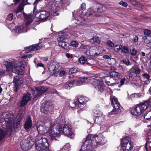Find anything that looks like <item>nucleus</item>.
<instances>
[{
    "label": "nucleus",
    "mask_w": 151,
    "mask_h": 151,
    "mask_svg": "<svg viewBox=\"0 0 151 151\" xmlns=\"http://www.w3.org/2000/svg\"><path fill=\"white\" fill-rule=\"evenodd\" d=\"M31 127V123H24V128L27 130L30 129Z\"/></svg>",
    "instance_id": "obj_40"
},
{
    "label": "nucleus",
    "mask_w": 151,
    "mask_h": 151,
    "mask_svg": "<svg viewBox=\"0 0 151 151\" xmlns=\"http://www.w3.org/2000/svg\"><path fill=\"white\" fill-rule=\"evenodd\" d=\"M71 45L73 47H77L78 45V43L76 41H73L70 42Z\"/></svg>",
    "instance_id": "obj_45"
},
{
    "label": "nucleus",
    "mask_w": 151,
    "mask_h": 151,
    "mask_svg": "<svg viewBox=\"0 0 151 151\" xmlns=\"http://www.w3.org/2000/svg\"><path fill=\"white\" fill-rule=\"evenodd\" d=\"M13 81L15 83V88L16 89L15 90V91H17V88L18 86H20L22 84L23 82V81L22 79H20L18 76H16L14 77Z\"/></svg>",
    "instance_id": "obj_20"
},
{
    "label": "nucleus",
    "mask_w": 151,
    "mask_h": 151,
    "mask_svg": "<svg viewBox=\"0 0 151 151\" xmlns=\"http://www.w3.org/2000/svg\"><path fill=\"white\" fill-rule=\"evenodd\" d=\"M144 33L145 35L146 36H149V35L151 34V31L149 29H146L144 30Z\"/></svg>",
    "instance_id": "obj_48"
},
{
    "label": "nucleus",
    "mask_w": 151,
    "mask_h": 151,
    "mask_svg": "<svg viewBox=\"0 0 151 151\" xmlns=\"http://www.w3.org/2000/svg\"><path fill=\"white\" fill-rule=\"evenodd\" d=\"M78 98L79 103L78 104L76 103L75 104V107L77 109L80 108V110H82V107L83 108V105L85 104L88 101V98L87 97L82 96H78Z\"/></svg>",
    "instance_id": "obj_12"
},
{
    "label": "nucleus",
    "mask_w": 151,
    "mask_h": 151,
    "mask_svg": "<svg viewBox=\"0 0 151 151\" xmlns=\"http://www.w3.org/2000/svg\"><path fill=\"white\" fill-rule=\"evenodd\" d=\"M80 78L78 79V80H75L73 81L74 83V86H80L82 84V82L81 81Z\"/></svg>",
    "instance_id": "obj_35"
},
{
    "label": "nucleus",
    "mask_w": 151,
    "mask_h": 151,
    "mask_svg": "<svg viewBox=\"0 0 151 151\" xmlns=\"http://www.w3.org/2000/svg\"><path fill=\"white\" fill-rule=\"evenodd\" d=\"M121 50L122 52L125 53H127L129 52L128 47L126 46L122 47Z\"/></svg>",
    "instance_id": "obj_38"
},
{
    "label": "nucleus",
    "mask_w": 151,
    "mask_h": 151,
    "mask_svg": "<svg viewBox=\"0 0 151 151\" xmlns=\"http://www.w3.org/2000/svg\"><path fill=\"white\" fill-rule=\"evenodd\" d=\"M65 73V72L64 70H61L59 74L60 76H64Z\"/></svg>",
    "instance_id": "obj_64"
},
{
    "label": "nucleus",
    "mask_w": 151,
    "mask_h": 151,
    "mask_svg": "<svg viewBox=\"0 0 151 151\" xmlns=\"http://www.w3.org/2000/svg\"><path fill=\"white\" fill-rule=\"evenodd\" d=\"M28 0H21V3H20L21 5H24L27 4V2Z\"/></svg>",
    "instance_id": "obj_57"
},
{
    "label": "nucleus",
    "mask_w": 151,
    "mask_h": 151,
    "mask_svg": "<svg viewBox=\"0 0 151 151\" xmlns=\"http://www.w3.org/2000/svg\"><path fill=\"white\" fill-rule=\"evenodd\" d=\"M13 14H9L7 17L6 20L9 21H11L13 19Z\"/></svg>",
    "instance_id": "obj_43"
},
{
    "label": "nucleus",
    "mask_w": 151,
    "mask_h": 151,
    "mask_svg": "<svg viewBox=\"0 0 151 151\" xmlns=\"http://www.w3.org/2000/svg\"><path fill=\"white\" fill-rule=\"evenodd\" d=\"M123 63L125 64L126 65H129V60H123Z\"/></svg>",
    "instance_id": "obj_61"
},
{
    "label": "nucleus",
    "mask_w": 151,
    "mask_h": 151,
    "mask_svg": "<svg viewBox=\"0 0 151 151\" xmlns=\"http://www.w3.org/2000/svg\"><path fill=\"white\" fill-rule=\"evenodd\" d=\"M119 4L125 7L127 6V3L126 2H124L122 1H121L119 2Z\"/></svg>",
    "instance_id": "obj_51"
},
{
    "label": "nucleus",
    "mask_w": 151,
    "mask_h": 151,
    "mask_svg": "<svg viewBox=\"0 0 151 151\" xmlns=\"http://www.w3.org/2000/svg\"><path fill=\"white\" fill-rule=\"evenodd\" d=\"M59 120V122L60 123H65L66 122L65 121V118L64 117H62L60 118Z\"/></svg>",
    "instance_id": "obj_58"
},
{
    "label": "nucleus",
    "mask_w": 151,
    "mask_h": 151,
    "mask_svg": "<svg viewBox=\"0 0 151 151\" xmlns=\"http://www.w3.org/2000/svg\"><path fill=\"white\" fill-rule=\"evenodd\" d=\"M41 111L45 114L48 113L49 110L52 109V106L49 103L42 104L41 106Z\"/></svg>",
    "instance_id": "obj_18"
},
{
    "label": "nucleus",
    "mask_w": 151,
    "mask_h": 151,
    "mask_svg": "<svg viewBox=\"0 0 151 151\" xmlns=\"http://www.w3.org/2000/svg\"><path fill=\"white\" fill-rule=\"evenodd\" d=\"M7 134V132L4 130L0 128V141L2 140Z\"/></svg>",
    "instance_id": "obj_29"
},
{
    "label": "nucleus",
    "mask_w": 151,
    "mask_h": 151,
    "mask_svg": "<svg viewBox=\"0 0 151 151\" xmlns=\"http://www.w3.org/2000/svg\"><path fill=\"white\" fill-rule=\"evenodd\" d=\"M73 81L67 82L63 85V88L65 89H70L73 86H74V83Z\"/></svg>",
    "instance_id": "obj_26"
},
{
    "label": "nucleus",
    "mask_w": 151,
    "mask_h": 151,
    "mask_svg": "<svg viewBox=\"0 0 151 151\" xmlns=\"http://www.w3.org/2000/svg\"><path fill=\"white\" fill-rule=\"evenodd\" d=\"M27 26L23 23H20L15 26L14 28L13 29L12 31L16 35L18 34L26 32H27Z\"/></svg>",
    "instance_id": "obj_11"
},
{
    "label": "nucleus",
    "mask_w": 151,
    "mask_h": 151,
    "mask_svg": "<svg viewBox=\"0 0 151 151\" xmlns=\"http://www.w3.org/2000/svg\"><path fill=\"white\" fill-rule=\"evenodd\" d=\"M99 47H92L90 48L88 51L89 52V54H87L88 52L87 51V54L88 55L93 56L96 55H97L98 50H99Z\"/></svg>",
    "instance_id": "obj_23"
},
{
    "label": "nucleus",
    "mask_w": 151,
    "mask_h": 151,
    "mask_svg": "<svg viewBox=\"0 0 151 151\" xmlns=\"http://www.w3.org/2000/svg\"><path fill=\"white\" fill-rule=\"evenodd\" d=\"M65 56L67 58H71L73 57V55L69 53H67L66 54Z\"/></svg>",
    "instance_id": "obj_59"
},
{
    "label": "nucleus",
    "mask_w": 151,
    "mask_h": 151,
    "mask_svg": "<svg viewBox=\"0 0 151 151\" xmlns=\"http://www.w3.org/2000/svg\"><path fill=\"white\" fill-rule=\"evenodd\" d=\"M93 115L95 117L100 116L102 115V112L99 109H94L93 110Z\"/></svg>",
    "instance_id": "obj_30"
},
{
    "label": "nucleus",
    "mask_w": 151,
    "mask_h": 151,
    "mask_svg": "<svg viewBox=\"0 0 151 151\" xmlns=\"http://www.w3.org/2000/svg\"><path fill=\"white\" fill-rule=\"evenodd\" d=\"M31 97V95L29 93H27L24 94L20 102V106H24L26 105L30 100Z\"/></svg>",
    "instance_id": "obj_14"
},
{
    "label": "nucleus",
    "mask_w": 151,
    "mask_h": 151,
    "mask_svg": "<svg viewBox=\"0 0 151 151\" xmlns=\"http://www.w3.org/2000/svg\"><path fill=\"white\" fill-rule=\"evenodd\" d=\"M130 2L134 5L137 4V2L135 0H129Z\"/></svg>",
    "instance_id": "obj_63"
},
{
    "label": "nucleus",
    "mask_w": 151,
    "mask_h": 151,
    "mask_svg": "<svg viewBox=\"0 0 151 151\" xmlns=\"http://www.w3.org/2000/svg\"><path fill=\"white\" fill-rule=\"evenodd\" d=\"M36 10V7L34 6L33 11V17L36 22H45L50 16L49 12L45 11L38 12Z\"/></svg>",
    "instance_id": "obj_6"
},
{
    "label": "nucleus",
    "mask_w": 151,
    "mask_h": 151,
    "mask_svg": "<svg viewBox=\"0 0 151 151\" xmlns=\"http://www.w3.org/2000/svg\"><path fill=\"white\" fill-rule=\"evenodd\" d=\"M19 126L18 123H4L2 125L3 128L7 129L8 131L10 132L12 131L13 127L14 130L16 131Z\"/></svg>",
    "instance_id": "obj_13"
},
{
    "label": "nucleus",
    "mask_w": 151,
    "mask_h": 151,
    "mask_svg": "<svg viewBox=\"0 0 151 151\" xmlns=\"http://www.w3.org/2000/svg\"><path fill=\"white\" fill-rule=\"evenodd\" d=\"M62 123H50V127L47 128V130L50 134L52 140H56L55 137L60 136V133L62 131L65 135L69 137L72 135L73 132L71 130V127L69 123H65L63 125L62 130Z\"/></svg>",
    "instance_id": "obj_1"
},
{
    "label": "nucleus",
    "mask_w": 151,
    "mask_h": 151,
    "mask_svg": "<svg viewBox=\"0 0 151 151\" xmlns=\"http://www.w3.org/2000/svg\"><path fill=\"white\" fill-rule=\"evenodd\" d=\"M78 61L81 64H85L88 65H91L93 64L91 62H90L88 60L87 61L86 58L83 56H81L79 58Z\"/></svg>",
    "instance_id": "obj_22"
},
{
    "label": "nucleus",
    "mask_w": 151,
    "mask_h": 151,
    "mask_svg": "<svg viewBox=\"0 0 151 151\" xmlns=\"http://www.w3.org/2000/svg\"><path fill=\"white\" fill-rule=\"evenodd\" d=\"M147 105H148L147 102L146 101L144 103L140 104L138 106L140 108L142 112L147 108Z\"/></svg>",
    "instance_id": "obj_28"
},
{
    "label": "nucleus",
    "mask_w": 151,
    "mask_h": 151,
    "mask_svg": "<svg viewBox=\"0 0 151 151\" xmlns=\"http://www.w3.org/2000/svg\"><path fill=\"white\" fill-rule=\"evenodd\" d=\"M80 78L82 84H85L88 82V79L87 77H80Z\"/></svg>",
    "instance_id": "obj_39"
},
{
    "label": "nucleus",
    "mask_w": 151,
    "mask_h": 151,
    "mask_svg": "<svg viewBox=\"0 0 151 151\" xmlns=\"http://www.w3.org/2000/svg\"><path fill=\"white\" fill-rule=\"evenodd\" d=\"M41 92L40 91V89L39 88L36 90L34 91L33 92V94L34 95V96L35 98L38 97L42 93H41Z\"/></svg>",
    "instance_id": "obj_31"
},
{
    "label": "nucleus",
    "mask_w": 151,
    "mask_h": 151,
    "mask_svg": "<svg viewBox=\"0 0 151 151\" xmlns=\"http://www.w3.org/2000/svg\"><path fill=\"white\" fill-rule=\"evenodd\" d=\"M19 62L15 60L12 59L4 61L3 64L6 67L7 72L12 71L20 75L23 74L24 68L19 65Z\"/></svg>",
    "instance_id": "obj_2"
},
{
    "label": "nucleus",
    "mask_w": 151,
    "mask_h": 151,
    "mask_svg": "<svg viewBox=\"0 0 151 151\" xmlns=\"http://www.w3.org/2000/svg\"><path fill=\"white\" fill-rule=\"evenodd\" d=\"M6 72H9L7 71L6 70V71L5 70H0V76L7 75L8 73H6Z\"/></svg>",
    "instance_id": "obj_50"
},
{
    "label": "nucleus",
    "mask_w": 151,
    "mask_h": 151,
    "mask_svg": "<svg viewBox=\"0 0 151 151\" xmlns=\"http://www.w3.org/2000/svg\"><path fill=\"white\" fill-rule=\"evenodd\" d=\"M42 45L40 44L37 45H34L31 46L24 47L25 52L28 53L31 51L36 50L42 48Z\"/></svg>",
    "instance_id": "obj_16"
},
{
    "label": "nucleus",
    "mask_w": 151,
    "mask_h": 151,
    "mask_svg": "<svg viewBox=\"0 0 151 151\" xmlns=\"http://www.w3.org/2000/svg\"><path fill=\"white\" fill-rule=\"evenodd\" d=\"M147 127L148 128L149 130L147 132V137L146 138V141L147 143L151 142V123L150 125H148Z\"/></svg>",
    "instance_id": "obj_24"
},
{
    "label": "nucleus",
    "mask_w": 151,
    "mask_h": 151,
    "mask_svg": "<svg viewBox=\"0 0 151 151\" xmlns=\"http://www.w3.org/2000/svg\"><path fill=\"white\" fill-rule=\"evenodd\" d=\"M132 70L133 71V72H134L136 75L137 74H139L140 73V69L137 67H133L132 69Z\"/></svg>",
    "instance_id": "obj_36"
},
{
    "label": "nucleus",
    "mask_w": 151,
    "mask_h": 151,
    "mask_svg": "<svg viewBox=\"0 0 151 151\" xmlns=\"http://www.w3.org/2000/svg\"><path fill=\"white\" fill-rule=\"evenodd\" d=\"M23 6L24 5H21L20 4L19 6L17 9L16 10V12L17 13L22 11L24 9Z\"/></svg>",
    "instance_id": "obj_41"
},
{
    "label": "nucleus",
    "mask_w": 151,
    "mask_h": 151,
    "mask_svg": "<svg viewBox=\"0 0 151 151\" xmlns=\"http://www.w3.org/2000/svg\"><path fill=\"white\" fill-rule=\"evenodd\" d=\"M125 79L124 78H123L120 81L121 84L119 85L118 83L117 85L116 84V85H117L118 86L120 87V86L124 84V82H125Z\"/></svg>",
    "instance_id": "obj_54"
},
{
    "label": "nucleus",
    "mask_w": 151,
    "mask_h": 151,
    "mask_svg": "<svg viewBox=\"0 0 151 151\" xmlns=\"http://www.w3.org/2000/svg\"><path fill=\"white\" fill-rule=\"evenodd\" d=\"M110 75L112 78L113 79V81H116V84L117 85L120 77V74L116 72L112 71L110 73Z\"/></svg>",
    "instance_id": "obj_17"
},
{
    "label": "nucleus",
    "mask_w": 151,
    "mask_h": 151,
    "mask_svg": "<svg viewBox=\"0 0 151 151\" xmlns=\"http://www.w3.org/2000/svg\"><path fill=\"white\" fill-rule=\"evenodd\" d=\"M130 53L133 55H134L136 54L137 51L136 50L132 49L130 51Z\"/></svg>",
    "instance_id": "obj_60"
},
{
    "label": "nucleus",
    "mask_w": 151,
    "mask_h": 151,
    "mask_svg": "<svg viewBox=\"0 0 151 151\" xmlns=\"http://www.w3.org/2000/svg\"><path fill=\"white\" fill-rule=\"evenodd\" d=\"M34 143L32 140L31 137L29 136L24 139L21 142V147L23 150H27L29 149L30 147H31Z\"/></svg>",
    "instance_id": "obj_10"
},
{
    "label": "nucleus",
    "mask_w": 151,
    "mask_h": 151,
    "mask_svg": "<svg viewBox=\"0 0 151 151\" xmlns=\"http://www.w3.org/2000/svg\"><path fill=\"white\" fill-rule=\"evenodd\" d=\"M109 63L110 65H113L116 62L114 58H110L109 60H108Z\"/></svg>",
    "instance_id": "obj_44"
},
{
    "label": "nucleus",
    "mask_w": 151,
    "mask_h": 151,
    "mask_svg": "<svg viewBox=\"0 0 151 151\" xmlns=\"http://www.w3.org/2000/svg\"><path fill=\"white\" fill-rule=\"evenodd\" d=\"M78 18L77 19V20L79 22H78L77 24H79L83 25L82 23H83V22H85L84 20L83 19L80 17H78Z\"/></svg>",
    "instance_id": "obj_42"
},
{
    "label": "nucleus",
    "mask_w": 151,
    "mask_h": 151,
    "mask_svg": "<svg viewBox=\"0 0 151 151\" xmlns=\"http://www.w3.org/2000/svg\"><path fill=\"white\" fill-rule=\"evenodd\" d=\"M94 83L95 85L96 84L95 86V88L98 91L102 92L104 91V87L103 82L102 80H95L94 81Z\"/></svg>",
    "instance_id": "obj_15"
},
{
    "label": "nucleus",
    "mask_w": 151,
    "mask_h": 151,
    "mask_svg": "<svg viewBox=\"0 0 151 151\" xmlns=\"http://www.w3.org/2000/svg\"><path fill=\"white\" fill-rule=\"evenodd\" d=\"M114 47V50L116 52H119L122 50V46L121 45H116Z\"/></svg>",
    "instance_id": "obj_37"
},
{
    "label": "nucleus",
    "mask_w": 151,
    "mask_h": 151,
    "mask_svg": "<svg viewBox=\"0 0 151 151\" xmlns=\"http://www.w3.org/2000/svg\"><path fill=\"white\" fill-rule=\"evenodd\" d=\"M90 42L93 43H99L100 42V40L99 37H94L90 40Z\"/></svg>",
    "instance_id": "obj_32"
},
{
    "label": "nucleus",
    "mask_w": 151,
    "mask_h": 151,
    "mask_svg": "<svg viewBox=\"0 0 151 151\" xmlns=\"http://www.w3.org/2000/svg\"><path fill=\"white\" fill-rule=\"evenodd\" d=\"M129 77L130 79L134 81L135 80L134 78H137V76L134 72H133V71L132 70L131 72L129 73Z\"/></svg>",
    "instance_id": "obj_33"
},
{
    "label": "nucleus",
    "mask_w": 151,
    "mask_h": 151,
    "mask_svg": "<svg viewBox=\"0 0 151 151\" xmlns=\"http://www.w3.org/2000/svg\"><path fill=\"white\" fill-rule=\"evenodd\" d=\"M59 37L57 38L58 44L60 46L64 49L67 50L69 48V44L67 42L63 41V40L70 38L71 36L70 34L68 35L66 33H60L59 34Z\"/></svg>",
    "instance_id": "obj_7"
},
{
    "label": "nucleus",
    "mask_w": 151,
    "mask_h": 151,
    "mask_svg": "<svg viewBox=\"0 0 151 151\" xmlns=\"http://www.w3.org/2000/svg\"><path fill=\"white\" fill-rule=\"evenodd\" d=\"M107 43L108 45L110 47H112L115 46L114 44L110 40H108Z\"/></svg>",
    "instance_id": "obj_53"
},
{
    "label": "nucleus",
    "mask_w": 151,
    "mask_h": 151,
    "mask_svg": "<svg viewBox=\"0 0 151 151\" xmlns=\"http://www.w3.org/2000/svg\"><path fill=\"white\" fill-rule=\"evenodd\" d=\"M142 76L145 78L147 79H149L150 77V76L147 73H145L142 74Z\"/></svg>",
    "instance_id": "obj_56"
},
{
    "label": "nucleus",
    "mask_w": 151,
    "mask_h": 151,
    "mask_svg": "<svg viewBox=\"0 0 151 151\" xmlns=\"http://www.w3.org/2000/svg\"><path fill=\"white\" fill-rule=\"evenodd\" d=\"M59 68L58 67V66L57 67L56 66H55L54 67V68L52 70L53 73L54 74H56L58 72L59 70Z\"/></svg>",
    "instance_id": "obj_46"
},
{
    "label": "nucleus",
    "mask_w": 151,
    "mask_h": 151,
    "mask_svg": "<svg viewBox=\"0 0 151 151\" xmlns=\"http://www.w3.org/2000/svg\"><path fill=\"white\" fill-rule=\"evenodd\" d=\"M25 18V20L27 24H28L31 23L32 21V16L29 14H24Z\"/></svg>",
    "instance_id": "obj_27"
},
{
    "label": "nucleus",
    "mask_w": 151,
    "mask_h": 151,
    "mask_svg": "<svg viewBox=\"0 0 151 151\" xmlns=\"http://www.w3.org/2000/svg\"><path fill=\"white\" fill-rule=\"evenodd\" d=\"M132 115L136 116H138L140 115L142 113L141 111L137 106L135 107L134 109L132 111Z\"/></svg>",
    "instance_id": "obj_25"
},
{
    "label": "nucleus",
    "mask_w": 151,
    "mask_h": 151,
    "mask_svg": "<svg viewBox=\"0 0 151 151\" xmlns=\"http://www.w3.org/2000/svg\"><path fill=\"white\" fill-rule=\"evenodd\" d=\"M47 139L45 137L39 136L35 142V147L37 151H48L49 150Z\"/></svg>",
    "instance_id": "obj_5"
},
{
    "label": "nucleus",
    "mask_w": 151,
    "mask_h": 151,
    "mask_svg": "<svg viewBox=\"0 0 151 151\" xmlns=\"http://www.w3.org/2000/svg\"><path fill=\"white\" fill-rule=\"evenodd\" d=\"M110 99L111 104L113 106V108L112 111L109 113V115H111L119 113L121 112L120 105L117 99L114 96H111L110 97Z\"/></svg>",
    "instance_id": "obj_8"
},
{
    "label": "nucleus",
    "mask_w": 151,
    "mask_h": 151,
    "mask_svg": "<svg viewBox=\"0 0 151 151\" xmlns=\"http://www.w3.org/2000/svg\"><path fill=\"white\" fill-rule=\"evenodd\" d=\"M37 129L38 132H39L40 131H42L43 130V127L40 126L37 127Z\"/></svg>",
    "instance_id": "obj_62"
},
{
    "label": "nucleus",
    "mask_w": 151,
    "mask_h": 151,
    "mask_svg": "<svg viewBox=\"0 0 151 151\" xmlns=\"http://www.w3.org/2000/svg\"><path fill=\"white\" fill-rule=\"evenodd\" d=\"M86 139L83 145H82L81 149L79 151H86L90 149L91 146L93 145L92 144V142H88L87 143L86 142Z\"/></svg>",
    "instance_id": "obj_21"
},
{
    "label": "nucleus",
    "mask_w": 151,
    "mask_h": 151,
    "mask_svg": "<svg viewBox=\"0 0 151 151\" xmlns=\"http://www.w3.org/2000/svg\"><path fill=\"white\" fill-rule=\"evenodd\" d=\"M77 71V70L75 68H73L70 69L69 71V73L71 74L74 73Z\"/></svg>",
    "instance_id": "obj_47"
},
{
    "label": "nucleus",
    "mask_w": 151,
    "mask_h": 151,
    "mask_svg": "<svg viewBox=\"0 0 151 151\" xmlns=\"http://www.w3.org/2000/svg\"><path fill=\"white\" fill-rule=\"evenodd\" d=\"M100 7H97V9H95L94 10L92 9L91 10V12H92L91 13H90L89 14V15H91L92 14V13L93 12H98L99 11V10L100 9Z\"/></svg>",
    "instance_id": "obj_52"
},
{
    "label": "nucleus",
    "mask_w": 151,
    "mask_h": 151,
    "mask_svg": "<svg viewBox=\"0 0 151 151\" xmlns=\"http://www.w3.org/2000/svg\"><path fill=\"white\" fill-rule=\"evenodd\" d=\"M104 80L106 83L110 86H114L116 85V81H114L113 79L109 76H107L104 77Z\"/></svg>",
    "instance_id": "obj_19"
},
{
    "label": "nucleus",
    "mask_w": 151,
    "mask_h": 151,
    "mask_svg": "<svg viewBox=\"0 0 151 151\" xmlns=\"http://www.w3.org/2000/svg\"><path fill=\"white\" fill-rule=\"evenodd\" d=\"M25 112L19 109L16 114V118L14 119V116L8 113H3L1 116V121L5 123H18L20 122L23 117Z\"/></svg>",
    "instance_id": "obj_3"
},
{
    "label": "nucleus",
    "mask_w": 151,
    "mask_h": 151,
    "mask_svg": "<svg viewBox=\"0 0 151 151\" xmlns=\"http://www.w3.org/2000/svg\"><path fill=\"white\" fill-rule=\"evenodd\" d=\"M32 121L31 119V116L28 115L27 116L26 119V121L25 123H32Z\"/></svg>",
    "instance_id": "obj_49"
},
{
    "label": "nucleus",
    "mask_w": 151,
    "mask_h": 151,
    "mask_svg": "<svg viewBox=\"0 0 151 151\" xmlns=\"http://www.w3.org/2000/svg\"><path fill=\"white\" fill-rule=\"evenodd\" d=\"M122 144L123 151H131L133 149V143L131 141L129 137H126L122 138Z\"/></svg>",
    "instance_id": "obj_9"
},
{
    "label": "nucleus",
    "mask_w": 151,
    "mask_h": 151,
    "mask_svg": "<svg viewBox=\"0 0 151 151\" xmlns=\"http://www.w3.org/2000/svg\"><path fill=\"white\" fill-rule=\"evenodd\" d=\"M88 141L89 142H92V145L93 144L94 145L96 143V145L97 146L104 145L106 142L105 138L102 134L101 133L88 135L86 138V142L87 143Z\"/></svg>",
    "instance_id": "obj_4"
},
{
    "label": "nucleus",
    "mask_w": 151,
    "mask_h": 151,
    "mask_svg": "<svg viewBox=\"0 0 151 151\" xmlns=\"http://www.w3.org/2000/svg\"><path fill=\"white\" fill-rule=\"evenodd\" d=\"M39 89H40V91L41 92V93H44V92H45L47 90V88H45L44 87H41Z\"/></svg>",
    "instance_id": "obj_55"
},
{
    "label": "nucleus",
    "mask_w": 151,
    "mask_h": 151,
    "mask_svg": "<svg viewBox=\"0 0 151 151\" xmlns=\"http://www.w3.org/2000/svg\"><path fill=\"white\" fill-rule=\"evenodd\" d=\"M143 39L146 43H149L151 41V37L150 36H145L143 37Z\"/></svg>",
    "instance_id": "obj_34"
}]
</instances>
